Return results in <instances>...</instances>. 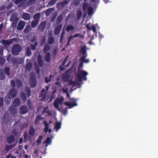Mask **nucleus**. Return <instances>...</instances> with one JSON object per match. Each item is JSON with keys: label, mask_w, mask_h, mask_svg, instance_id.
<instances>
[{"label": "nucleus", "mask_w": 158, "mask_h": 158, "mask_svg": "<svg viewBox=\"0 0 158 158\" xmlns=\"http://www.w3.org/2000/svg\"><path fill=\"white\" fill-rule=\"evenodd\" d=\"M51 47L49 44H46L43 49L44 53L45 54L44 56V59L47 62H49L51 60V53L48 52L51 49Z\"/></svg>", "instance_id": "nucleus-1"}, {"label": "nucleus", "mask_w": 158, "mask_h": 158, "mask_svg": "<svg viewBox=\"0 0 158 158\" xmlns=\"http://www.w3.org/2000/svg\"><path fill=\"white\" fill-rule=\"evenodd\" d=\"M81 52L83 55L79 59L80 61H81V62L80 63V65L78 68V72H79L81 68L83 67L84 60L87 56V54L86 53V47L85 45L84 46L81 48Z\"/></svg>", "instance_id": "nucleus-2"}, {"label": "nucleus", "mask_w": 158, "mask_h": 158, "mask_svg": "<svg viewBox=\"0 0 158 158\" xmlns=\"http://www.w3.org/2000/svg\"><path fill=\"white\" fill-rule=\"evenodd\" d=\"M78 73V74L77 75V77L78 81L81 82L83 80L85 81L87 80V78L86 76L88 74L87 72L84 70H80Z\"/></svg>", "instance_id": "nucleus-3"}, {"label": "nucleus", "mask_w": 158, "mask_h": 158, "mask_svg": "<svg viewBox=\"0 0 158 158\" xmlns=\"http://www.w3.org/2000/svg\"><path fill=\"white\" fill-rule=\"evenodd\" d=\"M22 50V47L18 44H15L12 48L11 52L14 55H17L19 54Z\"/></svg>", "instance_id": "nucleus-4"}, {"label": "nucleus", "mask_w": 158, "mask_h": 158, "mask_svg": "<svg viewBox=\"0 0 158 158\" xmlns=\"http://www.w3.org/2000/svg\"><path fill=\"white\" fill-rule=\"evenodd\" d=\"M2 120L5 123H10L11 122V118L9 114L6 112L3 115Z\"/></svg>", "instance_id": "nucleus-5"}, {"label": "nucleus", "mask_w": 158, "mask_h": 158, "mask_svg": "<svg viewBox=\"0 0 158 158\" xmlns=\"http://www.w3.org/2000/svg\"><path fill=\"white\" fill-rule=\"evenodd\" d=\"M17 94V90L15 88H12L7 93V95L12 99L14 98Z\"/></svg>", "instance_id": "nucleus-6"}, {"label": "nucleus", "mask_w": 158, "mask_h": 158, "mask_svg": "<svg viewBox=\"0 0 158 158\" xmlns=\"http://www.w3.org/2000/svg\"><path fill=\"white\" fill-rule=\"evenodd\" d=\"M69 1L68 0H64L63 2H58L57 3V7L59 9H61L64 8L69 3Z\"/></svg>", "instance_id": "nucleus-7"}, {"label": "nucleus", "mask_w": 158, "mask_h": 158, "mask_svg": "<svg viewBox=\"0 0 158 158\" xmlns=\"http://www.w3.org/2000/svg\"><path fill=\"white\" fill-rule=\"evenodd\" d=\"M46 23L45 21L41 23L38 27V30L40 32L43 31L45 28Z\"/></svg>", "instance_id": "nucleus-8"}, {"label": "nucleus", "mask_w": 158, "mask_h": 158, "mask_svg": "<svg viewBox=\"0 0 158 158\" xmlns=\"http://www.w3.org/2000/svg\"><path fill=\"white\" fill-rule=\"evenodd\" d=\"M19 110L20 113L21 114H25L28 112V109L27 106L26 105H23L20 107Z\"/></svg>", "instance_id": "nucleus-9"}, {"label": "nucleus", "mask_w": 158, "mask_h": 158, "mask_svg": "<svg viewBox=\"0 0 158 158\" xmlns=\"http://www.w3.org/2000/svg\"><path fill=\"white\" fill-rule=\"evenodd\" d=\"M30 85L31 88L35 87L36 85V81L34 77H30Z\"/></svg>", "instance_id": "nucleus-10"}, {"label": "nucleus", "mask_w": 158, "mask_h": 158, "mask_svg": "<svg viewBox=\"0 0 158 158\" xmlns=\"http://www.w3.org/2000/svg\"><path fill=\"white\" fill-rule=\"evenodd\" d=\"M37 61L39 66L40 67H42L44 65V62L42 59V56L40 55H39L37 56Z\"/></svg>", "instance_id": "nucleus-11"}, {"label": "nucleus", "mask_w": 158, "mask_h": 158, "mask_svg": "<svg viewBox=\"0 0 158 158\" xmlns=\"http://www.w3.org/2000/svg\"><path fill=\"white\" fill-rule=\"evenodd\" d=\"M62 26V25L61 24L58 25L55 28L54 31V34L55 35H58L60 34Z\"/></svg>", "instance_id": "nucleus-12"}, {"label": "nucleus", "mask_w": 158, "mask_h": 158, "mask_svg": "<svg viewBox=\"0 0 158 158\" xmlns=\"http://www.w3.org/2000/svg\"><path fill=\"white\" fill-rule=\"evenodd\" d=\"M26 24L25 22L21 20L20 21L18 24L17 28L19 30H22L23 28Z\"/></svg>", "instance_id": "nucleus-13"}, {"label": "nucleus", "mask_w": 158, "mask_h": 158, "mask_svg": "<svg viewBox=\"0 0 158 158\" xmlns=\"http://www.w3.org/2000/svg\"><path fill=\"white\" fill-rule=\"evenodd\" d=\"M16 40V39L15 38H13L10 40H4L2 41V44L5 45H9L12 43L13 41L15 40Z\"/></svg>", "instance_id": "nucleus-14"}, {"label": "nucleus", "mask_w": 158, "mask_h": 158, "mask_svg": "<svg viewBox=\"0 0 158 158\" xmlns=\"http://www.w3.org/2000/svg\"><path fill=\"white\" fill-rule=\"evenodd\" d=\"M15 140V137L13 135H10L6 138V142L9 144L12 143Z\"/></svg>", "instance_id": "nucleus-15"}, {"label": "nucleus", "mask_w": 158, "mask_h": 158, "mask_svg": "<svg viewBox=\"0 0 158 158\" xmlns=\"http://www.w3.org/2000/svg\"><path fill=\"white\" fill-rule=\"evenodd\" d=\"M42 114H45V116H50L52 114L51 112L49 110L47 106L45 107L44 109Z\"/></svg>", "instance_id": "nucleus-16"}, {"label": "nucleus", "mask_w": 158, "mask_h": 158, "mask_svg": "<svg viewBox=\"0 0 158 158\" xmlns=\"http://www.w3.org/2000/svg\"><path fill=\"white\" fill-rule=\"evenodd\" d=\"M28 133L29 135V139H30L31 138V136H34L35 134V129L33 127L31 126L30 127Z\"/></svg>", "instance_id": "nucleus-17"}, {"label": "nucleus", "mask_w": 158, "mask_h": 158, "mask_svg": "<svg viewBox=\"0 0 158 158\" xmlns=\"http://www.w3.org/2000/svg\"><path fill=\"white\" fill-rule=\"evenodd\" d=\"M10 112L12 117H15L17 114V110L16 109L13 107H10Z\"/></svg>", "instance_id": "nucleus-18"}, {"label": "nucleus", "mask_w": 158, "mask_h": 158, "mask_svg": "<svg viewBox=\"0 0 158 158\" xmlns=\"http://www.w3.org/2000/svg\"><path fill=\"white\" fill-rule=\"evenodd\" d=\"M15 3L16 4H19V6L22 7L25 5V1L24 0H15Z\"/></svg>", "instance_id": "nucleus-19"}, {"label": "nucleus", "mask_w": 158, "mask_h": 158, "mask_svg": "<svg viewBox=\"0 0 158 158\" xmlns=\"http://www.w3.org/2000/svg\"><path fill=\"white\" fill-rule=\"evenodd\" d=\"M16 88L18 89L20 88L23 86V83L19 79H16L15 80Z\"/></svg>", "instance_id": "nucleus-20"}, {"label": "nucleus", "mask_w": 158, "mask_h": 158, "mask_svg": "<svg viewBox=\"0 0 158 158\" xmlns=\"http://www.w3.org/2000/svg\"><path fill=\"white\" fill-rule=\"evenodd\" d=\"M16 145V144H13L12 145H6L5 148V151H6V152H8L10 149H12L14 147H15Z\"/></svg>", "instance_id": "nucleus-21"}, {"label": "nucleus", "mask_w": 158, "mask_h": 158, "mask_svg": "<svg viewBox=\"0 0 158 158\" xmlns=\"http://www.w3.org/2000/svg\"><path fill=\"white\" fill-rule=\"evenodd\" d=\"M63 18V14L62 13H60L56 19V24H60L62 21Z\"/></svg>", "instance_id": "nucleus-22"}, {"label": "nucleus", "mask_w": 158, "mask_h": 158, "mask_svg": "<svg viewBox=\"0 0 158 158\" xmlns=\"http://www.w3.org/2000/svg\"><path fill=\"white\" fill-rule=\"evenodd\" d=\"M20 104V100L19 98H15L14 100L13 105L15 107L18 106Z\"/></svg>", "instance_id": "nucleus-23"}, {"label": "nucleus", "mask_w": 158, "mask_h": 158, "mask_svg": "<svg viewBox=\"0 0 158 158\" xmlns=\"http://www.w3.org/2000/svg\"><path fill=\"white\" fill-rule=\"evenodd\" d=\"M5 78V75L4 73V70L0 68V80H4Z\"/></svg>", "instance_id": "nucleus-24"}, {"label": "nucleus", "mask_w": 158, "mask_h": 158, "mask_svg": "<svg viewBox=\"0 0 158 158\" xmlns=\"http://www.w3.org/2000/svg\"><path fill=\"white\" fill-rule=\"evenodd\" d=\"M20 95L21 98L23 102H25L27 100L26 94L24 92H22L20 93Z\"/></svg>", "instance_id": "nucleus-25"}, {"label": "nucleus", "mask_w": 158, "mask_h": 158, "mask_svg": "<svg viewBox=\"0 0 158 158\" xmlns=\"http://www.w3.org/2000/svg\"><path fill=\"white\" fill-rule=\"evenodd\" d=\"M64 104V105H65L67 106H69V108H71L74 106H77V103L76 102L72 104L69 102H65Z\"/></svg>", "instance_id": "nucleus-26"}, {"label": "nucleus", "mask_w": 158, "mask_h": 158, "mask_svg": "<svg viewBox=\"0 0 158 158\" xmlns=\"http://www.w3.org/2000/svg\"><path fill=\"white\" fill-rule=\"evenodd\" d=\"M22 18L26 20H29L31 18L30 15L26 13H23L22 15Z\"/></svg>", "instance_id": "nucleus-27"}, {"label": "nucleus", "mask_w": 158, "mask_h": 158, "mask_svg": "<svg viewBox=\"0 0 158 158\" xmlns=\"http://www.w3.org/2000/svg\"><path fill=\"white\" fill-rule=\"evenodd\" d=\"M38 44V43L37 42H35L34 44H31L29 47L31 50L33 51H35L36 50V48Z\"/></svg>", "instance_id": "nucleus-28"}, {"label": "nucleus", "mask_w": 158, "mask_h": 158, "mask_svg": "<svg viewBox=\"0 0 158 158\" xmlns=\"http://www.w3.org/2000/svg\"><path fill=\"white\" fill-rule=\"evenodd\" d=\"M47 93H45L44 94L40 95L39 97H41L42 98L41 99V101H46L48 100V98L47 97Z\"/></svg>", "instance_id": "nucleus-29"}, {"label": "nucleus", "mask_w": 158, "mask_h": 158, "mask_svg": "<svg viewBox=\"0 0 158 158\" xmlns=\"http://www.w3.org/2000/svg\"><path fill=\"white\" fill-rule=\"evenodd\" d=\"M61 127V122H57L54 127V128L56 129V131L57 132L58 130L60 129Z\"/></svg>", "instance_id": "nucleus-30"}, {"label": "nucleus", "mask_w": 158, "mask_h": 158, "mask_svg": "<svg viewBox=\"0 0 158 158\" xmlns=\"http://www.w3.org/2000/svg\"><path fill=\"white\" fill-rule=\"evenodd\" d=\"M41 14L39 12L35 14L33 16V18L35 20H36L39 21L40 19V17L41 16Z\"/></svg>", "instance_id": "nucleus-31"}, {"label": "nucleus", "mask_w": 158, "mask_h": 158, "mask_svg": "<svg viewBox=\"0 0 158 158\" xmlns=\"http://www.w3.org/2000/svg\"><path fill=\"white\" fill-rule=\"evenodd\" d=\"M10 69L9 67H5L4 68V73L5 75L6 74L9 77L10 76Z\"/></svg>", "instance_id": "nucleus-32"}, {"label": "nucleus", "mask_w": 158, "mask_h": 158, "mask_svg": "<svg viewBox=\"0 0 158 158\" xmlns=\"http://www.w3.org/2000/svg\"><path fill=\"white\" fill-rule=\"evenodd\" d=\"M66 62L67 61L64 60L62 62V65L59 66V69L61 71H63L65 70L66 69L65 68L63 67L64 66Z\"/></svg>", "instance_id": "nucleus-33"}, {"label": "nucleus", "mask_w": 158, "mask_h": 158, "mask_svg": "<svg viewBox=\"0 0 158 158\" xmlns=\"http://www.w3.org/2000/svg\"><path fill=\"white\" fill-rule=\"evenodd\" d=\"M31 26L29 25H27L24 29V32L25 33L27 34L31 30Z\"/></svg>", "instance_id": "nucleus-34"}, {"label": "nucleus", "mask_w": 158, "mask_h": 158, "mask_svg": "<svg viewBox=\"0 0 158 158\" xmlns=\"http://www.w3.org/2000/svg\"><path fill=\"white\" fill-rule=\"evenodd\" d=\"M11 98H10V97L8 96L7 95L5 98V102L6 105H8L10 104Z\"/></svg>", "instance_id": "nucleus-35"}, {"label": "nucleus", "mask_w": 158, "mask_h": 158, "mask_svg": "<svg viewBox=\"0 0 158 158\" xmlns=\"http://www.w3.org/2000/svg\"><path fill=\"white\" fill-rule=\"evenodd\" d=\"M13 64H19L20 63V61L16 58V57H13L11 61Z\"/></svg>", "instance_id": "nucleus-36"}, {"label": "nucleus", "mask_w": 158, "mask_h": 158, "mask_svg": "<svg viewBox=\"0 0 158 158\" xmlns=\"http://www.w3.org/2000/svg\"><path fill=\"white\" fill-rule=\"evenodd\" d=\"M75 27L71 25L68 26L66 28V30L67 32H69L70 31H73Z\"/></svg>", "instance_id": "nucleus-37"}, {"label": "nucleus", "mask_w": 158, "mask_h": 158, "mask_svg": "<svg viewBox=\"0 0 158 158\" xmlns=\"http://www.w3.org/2000/svg\"><path fill=\"white\" fill-rule=\"evenodd\" d=\"M32 67V64L31 62H27L26 64V69L27 71H30Z\"/></svg>", "instance_id": "nucleus-38"}, {"label": "nucleus", "mask_w": 158, "mask_h": 158, "mask_svg": "<svg viewBox=\"0 0 158 158\" xmlns=\"http://www.w3.org/2000/svg\"><path fill=\"white\" fill-rule=\"evenodd\" d=\"M25 92L28 97H29L31 95V91L29 87H27L25 88Z\"/></svg>", "instance_id": "nucleus-39"}, {"label": "nucleus", "mask_w": 158, "mask_h": 158, "mask_svg": "<svg viewBox=\"0 0 158 158\" xmlns=\"http://www.w3.org/2000/svg\"><path fill=\"white\" fill-rule=\"evenodd\" d=\"M39 21H37L36 20H33L31 23V26L32 27H35L36 26L38 25L39 23Z\"/></svg>", "instance_id": "nucleus-40"}, {"label": "nucleus", "mask_w": 158, "mask_h": 158, "mask_svg": "<svg viewBox=\"0 0 158 158\" xmlns=\"http://www.w3.org/2000/svg\"><path fill=\"white\" fill-rule=\"evenodd\" d=\"M57 1V0H51L50 2H49L47 6L49 7L53 5Z\"/></svg>", "instance_id": "nucleus-41"}, {"label": "nucleus", "mask_w": 158, "mask_h": 158, "mask_svg": "<svg viewBox=\"0 0 158 158\" xmlns=\"http://www.w3.org/2000/svg\"><path fill=\"white\" fill-rule=\"evenodd\" d=\"M64 31L63 30L62 31L61 33L60 38V43H62L63 42L64 37Z\"/></svg>", "instance_id": "nucleus-42"}, {"label": "nucleus", "mask_w": 158, "mask_h": 158, "mask_svg": "<svg viewBox=\"0 0 158 158\" xmlns=\"http://www.w3.org/2000/svg\"><path fill=\"white\" fill-rule=\"evenodd\" d=\"M48 42L49 44H52L55 42V39L53 36L50 37L48 40Z\"/></svg>", "instance_id": "nucleus-43"}, {"label": "nucleus", "mask_w": 158, "mask_h": 158, "mask_svg": "<svg viewBox=\"0 0 158 158\" xmlns=\"http://www.w3.org/2000/svg\"><path fill=\"white\" fill-rule=\"evenodd\" d=\"M29 47L27 48L26 51V55L28 56H30L32 54V52Z\"/></svg>", "instance_id": "nucleus-44"}, {"label": "nucleus", "mask_w": 158, "mask_h": 158, "mask_svg": "<svg viewBox=\"0 0 158 158\" xmlns=\"http://www.w3.org/2000/svg\"><path fill=\"white\" fill-rule=\"evenodd\" d=\"M88 14L89 15H91L93 12V8L91 6H89L87 8Z\"/></svg>", "instance_id": "nucleus-45"}, {"label": "nucleus", "mask_w": 158, "mask_h": 158, "mask_svg": "<svg viewBox=\"0 0 158 158\" xmlns=\"http://www.w3.org/2000/svg\"><path fill=\"white\" fill-rule=\"evenodd\" d=\"M15 82L13 80H10V85L12 87V88H15Z\"/></svg>", "instance_id": "nucleus-46"}, {"label": "nucleus", "mask_w": 158, "mask_h": 158, "mask_svg": "<svg viewBox=\"0 0 158 158\" xmlns=\"http://www.w3.org/2000/svg\"><path fill=\"white\" fill-rule=\"evenodd\" d=\"M82 13L81 11L79 10L77 11V20H79L81 17Z\"/></svg>", "instance_id": "nucleus-47"}, {"label": "nucleus", "mask_w": 158, "mask_h": 158, "mask_svg": "<svg viewBox=\"0 0 158 158\" xmlns=\"http://www.w3.org/2000/svg\"><path fill=\"white\" fill-rule=\"evenodd\" d=\"M35 2V0H29L27 2V5L28 6H30L34 4Z\"/></svg>", "instance_id": "nucleus-48"}, {"label": "nucleus", "mask_w": 158, "mask_h": 158, "mask_svg": "<svg viewBox=\"0 0 158 158\" xmlns=\"http://www.w3.org/2000/svg\"><path fill=\"white\" fill-rule=\"evenodd\" d=\"M5 61V59L3 57L0 56V65L4 64Z\"/></svg>", "instance_id": "nucleus-49"}, {"label": "nucleus", "mask_w": 158, "mask_h": 158, "mask_svg": "<svg viewBox=\"0 0 158 158\" xmlns=\"http://www.w3.org/2000/svg\"><path fill=\"white\" fill-rule=\"evenodd\" d=\"M88 6V3H85L83 4V10L84 11H85L87 8Z\"/></svg>", "instance_id": "nucleus-50"}, {"label": "nucleus", "mask_w": 158, "mask_h": 158, "mask_svg": "<svg viewBox=\"0 0 158 158\" xmlns=\"http://www.w3.org/2000/svg\"><path fill=\"white\" fill-rule=\"evenodd\" d=\"M83 37V36L81 35L80 33H77L73 35V38H76L77 37H80L81 38H82Z\"/></svg>", "instance_id": "nucleus-51"}, {"label": "nucleus", "mask_w": 158, "mask_h": 158, "mask_svg": "<svg viewBox=\"0 0 158 158\" xmlns=\"http://www.w3.org/2000/svg\"><path fill=\"white\" fill-rule=\"evenodd\" d=\"M52 10L53 9L52 8L48 9L45 11V14L47 15H50V13H51Z\"/></svg>", "instance_id": "nucleus-52"}, {"label": "nucleus", "mask_w": 158, "mask_h": 158, "mask_svg": "<svg viewBox=\"0 0 158 158\" xmlns=\"http://www.w3.org/2000/svg\"><path fill=\"white\" fill-rule=\"evenodd\" d=\"M57 101L60 104H62L64 101V98L63 97H61L59 99H57Z\"/></svg>", "instance_id": "nucleus-53"}, {"label": "nucleus", "mask_w": 158, "mask_h": 158, "mask_svg": "<svg viewBox=\"0 0 158 158\" xmlns=\"http://www.w3.org/2000/svg\"><path fill=\"white\" fill-rule=\"evenodd\" d=\"M59 103L57 102V99H56L54 101V106L56 108H58L59 107Z\"/></svg>", "instance_id": "nucleus-54"}, {"label": "nucleus", "mask_w": 158, "mask_h": 158, "mask_svg": "<svg viewBox=\"0 0 158 158\" xmlns=\"http://www.w3.org/2000/svg\"><path fill=\"white\" fill-rule=\"evenodd\" d=\"M52 142V139H50L49 137H48L45 141L44 143H46L48 144H49L51 143Z\"/></svg>", "instance_id": "nucleus-55"}, {"label": "nucleus", "mask_w": 158, "mask_h": 158, "mask_svg": "<svg viewBox=\"0 0 158 158\" xmlns=\"http://www.w3.org/2000/svg\"><path fill=\"white\" fill-rule=\"evenodd\" d=\"M16 24H17V22H15V21L11 23V25L12 28H15L16 27Z\"/></svg>", "instance_id": "nucleus-56"}, {"label": "nucleus", "mask_w": 158, "mask_h": 158, "mask_svg": "<svg viewBox=\"0 0 158 158\" xmlns=\"http://www.w3.org/2000/svg\"><path fill=\"white\" fill-rule=\"evenodd\" d=\"M44 80L45 82L47 84L49 82L51 81L49 79V78L47 77H45Z\"/></svg>", "instance_id": "nucleus-57"}, {"label": "nucleus", "mask_w": 158, "mask_h": 158, "mask_svg": "<svg viewBox=\"0 0 158 158\" xmlns=\"http://www.w3.org/2000/svg\"><path fill=\"white\" fill-rule=\"evenodd\" d=\"M42 45L45 44L46 42V39L45 37H43L41 40Z\"/></svg>", "instance_id": "nucleus-58"}, {"label": "nucleus", "mask_w": 158, "mask_h": 158, "mask_svg": "<svg viewBox=\"0 0 158 158\" xmlns=\"http://www.w3.org/2000/svg\"><path fill=\"white\" fill-rule=\"evenodd\" d=\"M3 98L2 97H0V106H1L3 105Z\"/></svg>", "instance_id": "nucleus-59"}, {"label": "nucleus", "mask_w": 158, "mask_h": 158, "mask_svg": "<svg viewBox=\"0 0 158 158\" xmlns=\"http://www.w3.org/2000/svg\"><path fill=\"white\" fill-rule=\"evenodd\" d=\"M27 132L24 134V140L25 142H26L27 140Z\"/></svg>", "instance_id": "nucleus-60"}, {"label": "nucleus", "mask_w": 158, "mask_h": 158, "mask_svg": "<svg viewBox=\"0 0 158 158\" xmlns=\"http://www.w3.org/2000/svg\"><path fill=\"white\" fill-rule=\"evenodd\" d=\"M62 79L64 81H66L68 79V77L65 76V75H63L62 77Z\"/></svg>", "instance_id": "nucleus-61"}, {"label": "nucleus", "mask_w": 158, "mask_h": 158, "mask_svg": "<svg viewBox=\"0 0 158 158\" xmlns=\"http://www.w3.org/2000/svg\"><path fill=\"white\" fill-rule=\"evenodd\" d=\"M12 57L10 56H8L6 58V60L8 61H11Z\"/></svg>", "instance_id": "nucleus-62"}, {"label": "nucleus", "mask_w": 158, "mask_h": 158, "mask_svg": "<svg viewBox=\"0 0 158 158\" xmlns=\"http://www.w3.org/2000/svg\"><path fill=\"white\" fill-rule=\"evenodd\" d=\"M91 29L94 33L96 32V27L94 25H92L91 27Z\"/></svg>", "instance_id": "nucleus-63"}, {"label": "nucleus", "mask_w": 158, "mask_h": 158, "mask_svg": "<svg viewBox=\"0 0 158 158\" xmlns=\"http://www.w3.org/2000/svg\"><path fill=\"white\" fill-rule=\"evenodd\" d=\"M44 123L45 127H49V124L47 123L46 121L44 122Z\"/></svg>", "instance_id": "nucleus-64"}]
</instances>
